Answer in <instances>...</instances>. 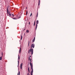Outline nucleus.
<instances>
[{
    "instance_id": "obj_21",
    "label": "nucleus",
    "mask_w": 75,
    "mask_h": 75,
    "mask_svg": "<svg viewBox=\"0 0 75 75\" xmlns=\"http://www.w3.org/2000/svg\"><path fill=\"white\" fill-rule=\"evenodd\" d=\"M13 19H14V20H16V18H13Z\"/></svg>"
},
{
    "instance_id": "obj_26",
    "label": "nucleus",
    "mask_w": 75,
    "mask_h": 75,
    "mask_svg": "<svg viewBox=\"0 0 75 75\" xmlns=\"http://www.w3.org/2000/svg\"><path fill=\"white\" fill-rule=\"evenodd\" d=\"M30 57H29V60H30Z\"/></svg>"
},
{
    "instance_id": "obj_25",
    "label": "nucleus",
    "mask_w": 75,
    "mask_h": 75,
    "mask_svg": "<svg viewBox=\"0 0 75 75\" xmlns=\"http://www.w3.org/2000/svg\"><path fill=\"white\" fill-rule=\"evenodd\" d=\"M34 23H35V21Z\"/></svg>"
},
{
    "instance_id": "obj_19",
    "label": "nucleus",
    "mask_w": 75,
    "mask_h": 75,
    "mask_svg": "<svg viewBox=\"0 0 75 75\" xmlns=\"http://www.w3.org/2000/svg\"><path fill=\"white\" fill-rule=\"evenodd\" d=\"M38 17V12L37 13V14L36 15V17Z\"/></svg>"
},
{
    "instance_id": "obj_24",
    "label": "nucleus",
    "mask_w": 75,
    "mask_h": 75,
    "mask_svg": "<svg viewBox=\"0 0 75 75\" xmlns=\"http://www.w3.org/2000/svg\"><path fill=\"white\" fill-rule=\"evenodd\" d=\"M12 15L13 16V17H14V15H13V14H12Z\"/></svg>"
},
{
    "instance_id": "obj_4",
    "label": "nucleus",
    "mask_w": 75,
    "mask_h": 75,
    "mask_svg": "<svg viewBox=\"0 0 75 75\" xmlns=\"http://www.w3.org/2000/svg\"><path fill=\"white\" fill-rule=\"evenodd\" d=\"M36 23H37V24H36V29H35L36 30H37V26H38V25H37V24H38V20L37 21Z\"/></svg>"
},
{
    "instance_id": "obj_12",
    "label": "nucleus",
    "mask_w": 75,
    "mask_h": 75,
    "mask_svg": "<svg viewBox=\"0 0 75 75\" xmlns=\"http://www.w3.org/2000/svg\"><path fill=\"white\" fill-rule=\"evenodd\" d=\"M2 60V57H1V56L0 57V61H1V60Z\"/></svg>"
},
{
    "instance_id": "obj_13",
    "label": "nucleus",
    "mask_w": 75,
    "mask_h": 75,
    "mask_svg": "<svg viewBox=\"0 0 75 75\" xmlns=\"http://www.w3.org/2000/svg\"><path fill=\"white\" fill-rule=\"evenodd\" d=\"M28 71L29 72V73H30V69H29V67H28Z\"/></svg>"
},
{
    "instance_id": "obj_20",
    "label": "nucleus",
    "mask_w": 75,
    "mask_h": 75,
    "mask_svg": "<svg viewBox=\"0 0 75 75\" xmlns=\"http://www.w3.org/2000/svg\"><path fill=\"white\" fill-rule=\"evenodd\" d=\"M27 14H28V12H27V11L26 13V16H27Z\"/></svg>"
},
{
    "instance_id": "obj_3",
    "label": "nucleus",
    "mask_w": 75,
    "mask_h": 75,
    "mask_svg": "<svg viewBox=\"0 0 75 75\" xmlns=\"http://www.w3.org/2000/svg\"><path fill=\"white\" fill-rule=\"evenodd\" d=\"M7 13L8 14L9 16H11V14H10V12L8 13V6L7 7Z\"/></svg>"
},
{
    "instance_id": "obj_9",
    "label": "nucleus",
    "mask_w": 75,
    "mask_h": 75,
    "mask_svg": "<svg viewBox=\"0 0 75 75\" xmlns=\"http://www.w3.org/2000/svg\"><path fill=\"white\" fill-rule=\"evenodd\" d=\"M32 71H31V75H33V70H32Z\"/></svg>"
},
{
    "instance_id": "obj_29",
    "label": "nucleus",
    "mask_w": 75,
    "mask_h": 75,
    "mask_svg": "<svg viewBox=\"0 0 75 75\" xmlns=\"http://www.w3.org/2000/svg\"><path fill=\"white\" fill-rule=\"evenodd\" d=\"M2 55H3V53H2Z\"/></svg>"
},
{
    "instance_id": "obj_10",
    "label": "nucleus",
    "mask_w": 75,
    "mask_h": 75,
    "mask_svg": "<svg viewBox=\"0 0 75 75\" xmlns=\"http://www.w3.org/2000/svg\"><path fill=\"white\" fill-rule=\"evenodd\" d=\"M40 0H39V2L38 3V6H40Z\"/></svg>"
},
{
    "instance_id": "obj_23",
    "label": "nucleus",
    "mask_w": 75,
    "mask_h": 75,
    "mask_svg": "<svg viewBox=\"0 0 75 75\" xmlns=\"http://www.w3.org/2000/svg\"><path fill=\"white\" fill-rule=\"evenodd\" d=\"M35 23H34V26H35Z\"/></svg>"
},
{
    "instance_id": "obj_5",
    "label": "nucleus",
    "mask_w": 75,
    "mask_h": 75,
    "mask_svg": "<svg viewBox=\"0 0 75 75\" xmlns=\"http://www.w3.org/2000/svg\"><path fill=\"white\" fill-rule=\"evenodd\" d=\"M34 47H35V45L34 44H32L31 45V48H34Z\"/></svg>"
},
{
    "instance_id": "obj_16",
    "label": "nucleus",
    "mask_w": 75,
    "mask_h": 75,
    "mask_svg": "<svg viewBox=\"0 0 75 75\" xmlns=\"http://www.w3.org/2000/svg\"><path fill=\"white\" fill-rule=\"evenodd\" d=\"M26 33H29V31H28V30H26Z\"/></svg>"
},
{
    "instance_id": "obj_27",
    "label": "nucleus",
    "mask_w": 75,
    "mask_h": 75,
    "mask_svg": "<svg viewBox=\"0 0 75 75\" xmlns=\"http://www.w3.org/2000/svg\"><path fill=\"white\" fill-rule=\"evenodd\" d=\"M30 24V22H29V24Z\"/></svg>"
},
{
    "instance_id": "obj_11",
    "label": "nucleus",
    "mask_w": 75,
    "mask_h": 75,
    "mask_svg": "<svg viewBox=\"0 0 75 75\" xmlns=\"http://www.w3.org/2000/svg\"><path fill=\"white\" fill-rule=\"evenodd\" d=\"M35 38H34V39L33 41L34 42V41H35Z\"/></svg>"
},
{
    "instance_id": "obj_31",
    "label": "nucleus",
    "mask_w": 75,
    "mask_h": 75,
    "mask_svg": "<svg viewBox=\"0 0 75 75\" xmlns=\"http://www.w3.org/2000/svg\"><path fill=\"white\" fill-rule=\"evenodd\" d=\"M26 9H27V7L26 8Z\"/></svg>"
},
{
    "instance_id": "obj_28",
    "label": "nucleus",
    "mask_w": 75,
    "mask_h": 75,
    "mask_svg": "<svg viewBox=\"0 0 75 75\" xmlns=\"http://www.w3.org/2000/svg\"><path fill=\"white\" fill-rule=\"evenodd\" d=\"M28 75H29V73H28Z\"/></svg>"
},
{
    "instance_id": "obj_8",
    "label": "nucleus",
    "mask_w": 75,
    "mask_h": 75,
    "mask_svg": "<svg viewBox=\"0 0 75 75\" xmlns=\"http://www.w3.org/2000/svg\"><path fill=\"white\" fill-rule=\"evenodd\" d=\"M21 48H20L19 51V54H20L21 52Z\"/></svg>"
},
{
    "instance_id": "obj_14",
    "label": "nucleus",
    "mask_w": 75,
    "mask_h": 75,
    "mask_svg": "<svg viewBox=\"0 0 75 75\" xmlns=\"http://www.w3.org/2000/svg\"><path fill=\"white\" fill-rule=\"evenodd\" d=\"M18 74H19V75H20V71H19V73H18Z\"/></svg>"
},
{
    "instance_id": "obj_6",
    "label": "nucleus",
    "mask_w": 75,
    "mask_h": 75,
    "mask_svg": "<svg viewBox=\"0 0 75 75\" xmlns=\"http://www.w3.org/2000/svg\"><path fill=\"white\" fill-rule=\"evenodd\" d=\"M19 59H20V56L18 55V64H19Z\"/></svg>"
},
{
    "instance_id": "obj_18",
    "label": "nucleus",
    "mask_w": 75,
    "mask_h": 75,
    "mask_svg": "<svg viewBox=\"0 0 75 75\" xmlns=\"http://www.w3.org/2000/svg\"><path fill=\"white\" fill-rule=\"evenodd\" d=\"M31 16H32V13H31L30 15V17H31Z\"/></svg>"
},
{
    "instance_id": "obj_17",
    "label": "nucleus",
    "mask_w": 75,
    "mask_h": 75,
    "mask_svg": "<svg viewBox=\"0 0 75 75\" xmlns=\"http://www.w3.org/2000/svg\"><path fill=\"white\" fill-rule=\"evenodd\" d=\"M29 44H30V40H29V43H28V47H29Z\"/></svg>"
},
{
    "instance_id": "obj_22",
    "label": "nucleus",
    "mask_w": 75,
    "mask_h": 75,
    "mask_svg": "<svg viewBox=\"0 0 75 75\" xmlns=\"http://www.w3.org/2000/svg\"><path fill=\"white\" fill-rule=\"evenodd\" d=\"M30 63H31V59H30Z\"/></svg>"
},
{
    "instance_id": "obj_15",
    "label": "nucleus",
    "mask_w": 75,
    "mask_h": 75,
    "mask_svg": "<svg viewBox=\"0 0 75 75\" xmlns=\"http://www.w3.org/2000/svg\"><path fill=\"white\" fill-rule=\"evenodd\" d=\"M22 38H23V36H22V35H21V40H22Z\"/></svg>"
},
{
    "instance_id": "obj_7",
    "label": "nucleus",
    "mask_w": 75,
    "mask_h": 75,
    "mask_svg": "<svg viewBox=\"0 0 75 75\" xmlns=\"http://www.w3.org/2000/svg\"><path fill=\"white\" fill-rule=\"evenodd\" d=\"M22 65H23V63H22L21 64V65H20V68L21 69H22Z\"/></svg>"
},
{
    "instance_id": "obj_1",
    "label": "nucleus",
    "mask_w": 75,
    "mask_h": 75,
    "mask_svg": "<svg viewBox=\"0 0 75 75\" xmlns=\"http://www.w3.org/2000/svg\"><path fill=\"white\" fill-rule=\"evenodd\" d=\"M30 52L31 53L32 55H33V49L31 48H30V50L29 49V54H30Z\"/></svg>"
},
{
    "instance_id": "obj_30",
    "label": "nucleus",
    "mask_w": 75,
    "mask_h": 75,
    "mask_svg": "<svg viewBox=\"0 0 75 75\" xmlns=\"http://www.w3.org/2000/svg\"><path fill=\"white\" fill-rule=\"evenodd\" d=\"M30 57H31V56H30Z\"/></svg>"
},
{
    "instance_id": "obj_2",
    "label": "nucleus",
    "mask_w": 75,
    "mask_h": 75,
    "mask_svg": "<svg viewBox=\"0 0 75 75\" xmlns=\"http://www.w3.org/2000/svg\"><path fill=\"white\" fill-rule=\"evenodd\" d=\"M30 65L31 67V69L32 70H33V63H31V62H30Z\"/></svg>"
}]
</instances>
